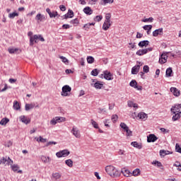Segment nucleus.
Returning <instances> with one entry per match:
<instances>
[{
    "mask_svg": "<svg viewBox=\"0 0 181 181\" xmlns=\"http://www.w3.org/2000/svg\"><path fill=\"white\" fill-rule=\"evenodd\" d=\"M71 92V87L69 85H65L62 87V91L61 93V95L62 97H67L70 95V93Z\"/></svg>",
    "mask_w": 181,
    "mask_h": 181,
    "instance_id": "1",
    "label": "nucleus"
},
{
    "mask_svg": "<svg viewBox=\"0 0 181 181\" xmlns=\"http://www.w3.org/2000/svg\"><path fill=\"white\" fill-rule=\"evenodd\" d=\"M45 38L42 35H34L33 37H31V46H33L35 43H37V42H43Z\"/></svg>",
    "mask_w": 181,
    "mask_h": 181,
    "instance_id": "2",
    "label": "nucleus"
},
{
    "mask_svg": "<svg viewBox=\"0 0 181 181\" xmlns=\"http://www.w3.org/2000/svg\"><path fill=\"white\" fill-rule=\"evenodd\" d=\"M5 165V166H6L8 165V166H9V165H11V166H12V165L13 164V161L9 158V157H3L1 160H0V165L2 164Z\"/></svg>",
    "mask_w": 181,
    "mask_h": 181,
    "instance_id": "3",
    "label": "nucleus"
},
{
    "mask_svg": "<svg viewBox=\"0 0 181 181\" xmlns=\"http://www.w3.org/2000/svg\"><path fill=\"white\" fill-rule=\"evenodd\" d=\"M70 155V151L67 149H64L56 153L57 158H66Z\"/></svg>",
    "mask_w": 181,
    "mask_h": 181,
    "instance_id": "4",
    "label": "nucleus"
},
{
    "mask_svg": "<svg viewBox=\"0 0 181 181\" xmlns=\"http://www.w3.org/2000/svg\"><path fill=\"white\" fill-rule=\"evenodd\" d=\"M168 54H169V52H163L160 58H159V61L158 63L160 64H165V63H166V62H168Z\"/></svg>",
    "mask_w": 181,
    "mask_h": 181,
    "instance_id": "5",
    "label": "nucleus"
},
{
    "mask_svg": "<svg viewBox=\"0 0 181 181\" xmlns=\"http://www.w3.org/2000/svg\"><path fill=\"white\" fill-rule=\"evenodd\" d=\"M101 77H104L105 80L111 81L114 80V77L112 76V74L108 71H104L103 74L101 75Z\"/></svg>",
    "mask_w": 181,
    "mask_h": 181,
    "instance_id": "6",
    "label": "nucleus"
},
{
    "mask_svg": "<svg viewBox=\"0 0 181 181\" xmlns=\"http://www.w3.org/2000/svg\"><path fill=\"white\" fill-rule=\"evenodd\" d=\"M71 132L73 135H74L75 138H81V134H80V130L78 129V128L73 127Z\"/></svg>",
    "mask_w": 181,
    "mask_h": 181,
    "instance_id": "7",
    "label": "nucleus"
},
{
    "mask_svg": "<svg viewBox=\"0 0 181 181\" xmlns=\"http://www.w3.org/2000/svg\"><path fill=\"white\" fill-rule=\"evenodd\" d=\"M148 52H152V47L139 49L136 52V54L138 56H144V54H146Z\"/></svg>",
    "mask_w": 181,
    "mask_h": 181,
    "instance_id": "8",
    "label": "nucleus"
},
{
    "mask_svg": "<svg viewBox=\"0 0 181 181\" xmlns=\"http://www.w3.org/2000/svg\"><path fill=\"white\" fill-rule=\"evenodd\" d=\"M138 64L132 69V74H138L139 73V69L142 66V62H138Z\"/></svg>",
    "mask_w": 181,
    "mask_h": 181,
    "instance_id": "9",
    "label": "nucleus"
},
{
    "mask_svg": "<svg viewBox=\"0 0 181 181\" xmlns=\"http://www.w3.org/2000/svg\"><path fill=\"white\" fill-rule=\"evenodd\" d=\"M171 112H173V114L181 112V104L175 105V106L171 108Z\"/></svg>",
    "mask_w": 181,
    "mask_h": 181,
    "instance_id": "10",
    "label": "nucleus"
},
{
    "mask_svg": "<svg viewBox=\"0 0 181 181\" xmlns=\"http://www.w3.org/2000/svg\"><path fill=\"white\" fill-rule=\"evenodd\" d=\"M158 141V137L155 134H149L147 136V142L151 143V142H156Z\"/></svg>",
    "mask_w": 181,
    "mask_h": 181,
    "instance_id": "11",
    "label": "nucleus"
},
{
    "mask_svg": "<svg viewBox=\"0 0 181 181\" xmlns=\"http://www.w3.org/2000/svg\"><path fill=\"white\" fill-rule=\"evenodd\" d=\"M8 52L11 54H16V53H21V50L18 48H15V47H9L8 49Z\"/></svg>",
    "mask_w": 181,
    "mask_h": 181,
    "instance_id": "12",
    "label": "nucleus"
},
{
    "mask_svg": "<svg viewBox=\"0 0 181 181\" xmlns=\"http://www.w3.org/2000/svg\"><path fill=\"white\" fill-rule=\"evenodd\" d=\"M111 25H112V21H107L105 20V22L103 25V30H108L109 28L111 27Z\"/></svg>",
    "mask_w": 181,
    "mask_h": 181,
    "instance_id": "13",
    "label": "nucleus"
},
{
    "mask_svg": "<svg viewBox=\"0 0 181 181\" xmlns=\"http://www.w3.org/2000/svg\"><path fill=\"white\" fill-rule=\"evenodd\" d=\"M159 35H163V28H158L153 32L154 37L159 36Z\"/></svg>",
    "mask_w": 181,
    "mask_h": 181,
    "instance_id": "14",
    "label": "nucleus"
},
{
    "mask_svg": "<svg viewBox=\"0 0 181 181\" xmlns=\"http://www.w3.org/2000/svg\"><path fill=\"white\" fill-rule=\"evenodd\" d=\"M74 16V12L71 10H69L68 13L63 16L64 19H69V18H73Z\"/></svg>",
    "mask_w": 181,
    "mask_h": 181,
    "instance_id": "15",
    "label": "nucleus"
},
{
    "mask_svg": "<svg viewBox=\"0 0 181 181\" xmlns=\"http://www.w3.org/2000/svg\"><path fill=\"white\" fill-rule=\"evenodd\" d=\"M170 90L175 97H179V95H180V91L176 88H170Z\"/></svg>",
    "mask_w": 181,
    "mask_h": 181,
    "instance_id": "16",
    "label": "nucleus"
},
{
    "mask_svg": "<svg viewBox=\"0 0 181 181\" xmlns=\"http://www.w3.org/2000/svg\"><path fill=\"white\" fill-rule=\"evenodd\" d=\"M114 168L115 167L112 165H107L105 167V171L108 175H110V176L112 175V171L114 170Z\"/></svg>",
    "mask_w": 181,
    "mask_h": 181,
    "instance_id": "17",
    "label": "nucleus"
},
{
    "mask_svg": "<svg viewBox=\"0 0 181 181\" xmlns=\"http://www.w3.org/2000/svg\"><path fill=\"white\" fill-rule=\"evenodd\" d=\"M83 11L86 15H93V9L90 6L85 7Z\"/></svg>",
    "mask_w": 181,
    "mask_h": 181,
    "instance_id": "18",
    "label": "nucleus"
},
{
    "mask_svg": "<svg viewBox=\"0 0 181 181\" xmlns=\"http://www.w3.org/2000/svg\"><path fill=\"white\" fill-rule=\"evenodd\" d=\"M104 86V83L101 81H97L94 83L93 87H95V88H97L98 90H101V88H103Z\"/></svg>",
    "mask_w": 181,
    "mask_h": 181,
    "instance_id": "19",
    "label": "nucleus"
},
{
    "mask_svg": "<svg viewBox=\"0 0 181 181\" xmlns=\"http://www.w3.org/2000/svg\"><path fill=\"white\" fill-rule=\"evenodd\" d=\"M138 118L140 119H143L144 121H146V119H148V115H146L145 112H140L138 114Z\"/></svg>",
    "mask_w": 181,
    "mask_h": 181,
    "instance_id": "20",
    "label": "nucleus"
},
{
    "mask_svg": "<svg viewBox=\"0 0 181 181\" xmlns=\"http://www.w3.org/2000/svg\"><path fill=\"white\" fill-rule=\"evenodd\" d=\"M132 146H134V148H136L137 149H142V144H139L136 141H133L131 143Z\"/></svg>",
    "mask_w": 181,
    "mask_h": 181,
    "instance_id": "21",
    "label": "nucleus"
},
{
    "mask_svg": "<svg viewBox=\"0 0 181 181\" xmlns=\"http://www.w3.org/2000/svg\"><path fill=\"white\" fill-rule=\"evenodd\" d=\"M35 108V104L34 103H26L25 106V111H29L30 110H32Z\"/></svg>",
    "mask_w": 181,
    "mask_h": 181,
    "instance_id": "22",
    "label": "nucleus"
},
{
    "mask_svg": "<svg viewBox=\"0 0 181 181\" xmlns=\"http://www.w3.org/2000/svg\"><path fill=\"white\" fill-rule=\"evenodd\" d=\"M60 177H62V175L59 173H55L52 174L53 180H60Z\"/></svg>",
    "mask_w": 181,
    "mask_h": 181,
    "instance_id": "23",
    "label": "nucleus"
},
{
    "mask_svg": "<svg viewBox=\"0 0 181 181\" xmlns=\"http://www.w3.org/2000/svg\"><path fill=\"white\" fill-rule=\"evenodd\" d=\"M117 176H119V171L114 167V169L112 170V174L111 175L112 177H117Z\"/></svg>",
    "mask_w": 181,
    "mask_h": 181,
    "instance_id": "24",
    "label": "nucleus"
},
{
    "mask_svg": "<svg viewBox=\"0 0 181 181\" xmlns=\"http://www.w3.org/2000/svg\"><path fill=\"white\" fill-rule=\"evenodd\" d=\"M20 119L22 122H23L24 124H29V122H30V119H28V118L25 116H21L20 117Z\"/></svg>",
    "mask_w": 181,
    "mask_h": 181,
    "instance_id": "25",
    "label": "nucleus"
},
{
    "mask_svg": "<svg viewBox=\"0 0 181 181\" xmlns=\"http://www.w3.org/2000/svg\"><path fill=\"white\" fill-rule=\"evenodd\" d=\"M114 0H101L100 5L105 6L106 4H113Z\"/></svg>",
    "mask_w": 181,
    "mask_h": 181,
    "instance_id": "26",
    "label": "nucleus"
},
{
    "mask_svg": "<svg viewBox=\"0 0 181 181\" xmlns=\"http://www.w3.org/2000/svg\"><path fill=\"white\" fill-rule=\"evenodd\" d=\"M13 110H21V105H19V103H18V101H14L13 102Z\"/></svg>",
    "mask_w": 181,
    "mask_h": 181,
    "instance_id": "27",
    "label": "nucleus"
},
{
    "mask_svg": "<svg viewBox=\"0 0 181 181\" xmlns=\"http://www.w3.org/2000/svg\"><path fill=\"white\" fill-rule=\"evenodd\" d=\"M128 107H134V108H138V104L134 103L132 101H128L127 102Z\"/></svg>",
    "mask_w": 181,
    "mask_h": 181,
    "instance_id": "28",
    "label": "nucleus"
},
{
    "mask_svg": "<svg viewBox=\"0 0 181 181\" xmlns=\"http://www.w3.org/2000/svg\"><path fill=\"white\" fill-rule=\"evenodd\" d=\"M129 86L131 87H134V88H138V83L136 82V81L135 80H132L130 83H129Z\"/></svg>",
    "mask_w": 181,
    "mask_h": 181,
    "instance_id": "29",
    "label": "nucleus"
},
{
    "mask_svg": "<svg viewBox=\"0 0 181 181\" xmlns=\"http://www.w3.org/2000/svg\"><path fill=\"white\" fill-rule=\"evenodd\" d=\"M122 173H123L124 176H125L126 177H129V175H132V173H131V172H129V170H123L122 171Z\"/></svg>",
    "mask_w": 181,
    "mask_h": 181,
    "instance_id": "30",
    "label": "nucleus"
},
{
    "mask_svg": "<svg viewBox=\"0 0 181 181\" xmlns=\"http://www.w3.org/2000/svg\"><path fill=\"white\" fill-rule=\"evenodd\" d=\"M9 122V119L5 117L3 118L1 121H0V125H6V124Z\"/></svg>",
    "mask_w": 181,
    "mask_h": 181,
    "instance_id": "31",
    "label": "nucleus"
},
{
    "mask_svg": "<svg viewBox=\"0 0 181 181\" xmlns=\"http://www.w3.org/2000/svg\"><path fill=\"white\" fill-rule=\"evenodd\" d=\"M65 164L69 166V168H73V161L71 159H68L65 160Z\"/></svg>",
    "mask_w": 181,
    "mask_h": 181,
    "instance_id": "32",
    "label": "nucleus"
},
{
    "mask_svg": "<svg viewBox=\"0 0 181 181\" xmlns=\"http://www.w3.org/2000/svg\"><path fill=\"white\" fill-rule=\"evenodd\" d=\"M170 153V151H165V150L160 151V156H166V155H169Z\"/></svg>",
    "mask_w": 181,
    "mask_h": 181,
    "instance_id": "33",
    "label": "nucleus"
},
{
    "mask_svg": "<svg viewBox=\"0 0 181 181\" xmlns=\"http://www.w3.org/2000/svg\"><path fill=\"white\" fill-rule=\"evenodd\" d=\"M165 73L168 77H172V73H173V70H172V68H168L166 69Z\"/></svg>",
    "mask_w": 181,
    "mask_h": 181,
    "instance_id": "34",
    "label": "nucleus"
},
{
    "mask_svg": "<svg viewBox=\"0 0 181 181\" xmlns=\"http://www.w3.org/2000/svg\"><path fill=\"white\" fill-rule=\"evenodd\" d=\"M139 46H148L149 45V41L148 40H144L140 42H139Z\"/></svg>",
    "mask_w": 181,
    "mask_h": 181,
    "instance_id": "35",
    "label": "nucleus"
},
{
    "mask_svg": "<svg viewBox=\"0 0 181 181\" xmlns=\"http://www.w3.org/2000/svg\"><path fill=\"white\" fill-rule=\"evenodd\" d=\"M41 159H42V162H44L45 163H49V162H50V158H49V157L42 156L41 157Z\"/></svg>",
    "mask_w": 181,
    "mask_h": 181,
    "instance_id": "36",
    "label": "nucleus"
},
{
    "mask_svg": "<svg viewBox=\"0 0 181 181\" xmlns=\"http://www.w3.org/2000/svg\"><path fill=\"white\" fill-rule=\"evenodd\" d=\"M90 121L93 128H95V129H100V127H98V124L97 123V122L94 121V119H91Z\"/></svg>",
    "mask_w": 181,
    "mask_h": 181,
    "instance_id": "37",
    "label": "nucleus"
},
{
    "mask_svg": "<svg viewBox=\"0 0 181 181\" xmlns=\"http://www.w3.org/2000/svg\"><path fill=\"white\" fill-rule=\"evenodd\" d=\"M140 173H141V170L138 168H136L132 172L133 176H139Z\"/></svg>",
    "mask_w": 181,
    "mask_h": 181,
    "instance_id": "38",
    "label": "nucleus"
},
{
    "mask_svg": "<svg viewBox=\"0 0 181 181\" xmlns=\"http://www.w3.org/2000/svg\"><path fill=\"white\" fill-rule=\"evenodd\" d=\"M59 59H61L62 62L65 64H69V59H67V58L63 56H59Z\"/></svg>",
    "mask_w": 181,
    "mask_h": 181,
    "instance_id": "39",
    "label": "nucleus"
},
{
    "mask_svg": "<svg viewBox=\"0 0 181 181\" xmlns=\"http://www.w3.org/2000/svg\"><path fill=\"white\" fill-rule=\"evenodd\" d=\"M124 132H126L127 136H132V131L129 129V127L126 129V130H124Z\"/></svg>",
    "mask_w": 181,
    "mask_h": 181,
    "instance_id": "40",
    "label": "nucleus"
},
{
    "mask_svg": "<svg viewBox=\"0 0 181 181\" xmlns=\"http://www.w3.org/2000/svg\"><path fill=\"white\" fill-rule=\"evenodd\" d=\"M57 122H66V117H56Z\"/></svg>",
    "mask_w": 181,
    "mask_h": 181,
    "instance_id": "41",
    "label": "nucleus"
},
{
    "mask_svg": "<svg viewBox=\"0 0 181 181\" xmlns=\"http://www.w3.org/2000/svg\"><path fill=\"white\" fill-rule=\"evenodd\" d=\"M35 21H40V22H42V21H43V16H42L41 13H38L35 16Z\"/></svg>",
    "mask_w": 181,
    "mask_h": 181,
    "instance_id": "42",
    "label": "nucleus"
},
{
    "mask_svg": "<svg viewBox=\"0 0 181 181\" xmlns=\"http://www.w3.org/2000/svg\"><path fill=\"white\" fill-rule=\"evenodd\" d=\"M141 22H144V23L149 22L150 23H151L152 22H153V18L150 17L148 18H144L141 20Z\"/></svg>",
    "mask_w": 181,
    "mask_h": 181,
    "instance_id": "43",
    "label": "nucleus"
},
{
    "mask_svg": "<svg viewBox=\"0 0 181 181\" xmlns=\"http://www.w3.org/2000/svg\"><path fill=\"white\" fill-rule=\"evenodd\" d=\"M15 16H19V14L16 12H13L8 15V18H10V19H13Z\"/></svg>",
    "mask_w": 181,
    "mask_h": 181,
    "instance_id": "44",
    "label": "nucleus"
},
{
    "mask_svg": "<svg viewBox=\"0 0 181 181\" xmlns=\"http://www.w3.org/2000/svg\"><path fill=\"white\" fill-rule=\"evenodd\" d=\"M144 30H152V25H146L143 26Z\"/></svg>",
    "mask_w": 181,
    "mask_h": 181,
    "instance_id": "45",
    "label": "nucleus"
},
{
    "mask_svg": "<svg viewBox=\"0 0 181 181\" xmlns=\"http://www.w3.org/2000/svg\"><path fill=\"white\" fill-rule=\"evenodd\" d=\"M120 127L124 130H127L129 127L127 125V124L124 123V122H122L120 123Z\"/></svg>",
    "mask_w": 181,
    "mask_h": 181,
    "instance_id": "46",
    "label": "nucleus"
},
{
    "mask_svg": "<svg viewBox=\"0 0 181 181\" xmlns=\"http://www.w3.org/2000/svg\"><path fill=\"white\" fill-rule=\"evenodd\" d=\"M87 62L90 64H91L92 63H94V57H87Z\"/></svg>",
    "mask_w": 181,
    "mask_h": 181,
    "instance_id": "47",
    "label": "nucleus"
},
{
    "mask_svg": "<svg viewBox=\"0 0 181 181\" xmlns=\"http://www.w3.org/2000/svg\"><path fill=\"white\" fill-rule=\"evenodd\" d=\"M103 124H105V127H107V128H110V119H105L104 121H103Z\"/></svg>",
    "mask_w": 181,
    "mask_h": 181,
    "instance_id": "48",
    "label": "nucleus"
},
{
    "mask_svg": "<svg viewBox=\"0 0 181 181\" xmlns=\"http://www.w3.org/2000/svg\"><path fill=\"white\" fill-rule=\"evenodd\" d=\"M144 73H149V66L148 65H145L143 68Z\"/></svg>",
    "mask_w": 181,
    "mask_h": 181,
    "instance_id": "49",
    "label": "nucleus"
},
{
    "mask_svg": "<svg viewBox=\"0 0 181 181\" xmlns=\"http://www.w3.org/2000/svg\"><path fill=\"white\" fill-rule=\"evenodd\" d=\"M117 120H118V115H113L112 116V122H117Z\"/></svg>",
    "mask_w": 181,
    "mask_h": 181,
    "instance_id": "50",
    "label": "nucleus"
},
{
    "mask_svg": "<svg viewBox=\"0 0 181 181\" xmlns=\"http://www.w3.org/2000/svg\"><path fill=\"white\" fill-rule=\"evenodd\" d=\"M11 169L13 172H17L18 169H19V166H18V165H11Z\"/></svg>",
    "mask_w": 181,
    "mask_h": 181,
    "instance_id": "51",
    "label": "nucleus"
},
{
    "mask_svg": "<svg viewBox=\"0 0 181 181\" xmlns=\"http://www.w3.org/2000/svg\"><path fill=\"white\" fill-rule=\"evenodd\" d=\"M175 151L178 152V153H181V147L177 144L175 145Z\"/></svg>",
    "mask_w": 181,
    "mask_h": 181,
    "instance_id": "52",
    "label": "nucleus"
},
{
    "mask_svg": "<svg viewBox=\"0 0 181 181\" xmlns=\"http://www.w3.org/2000/svg\"><path fill=\"white\" fill-rule=\"evenodd\" d=\"M57 117H55L54 118H53L51 121H50V124L51 125H56V124H57Z\"/></svg>",
    "mask_w": 181,
    "mask_h": 181,
    "instance_id": "53",
    "label": "nucleus"
},
{
    "mask_svg": "<svg viewBox=\"0 0 181 181\" xmlns=\"http://www.w3.org/2000/svg\"><path fill=\"white\" fill-rule=\"evenodd\" d=\"M70 23H71L72 25H78V19L75 18V19L71 21Z\"/></svg>",
    "mask_w": 181,
    "mask_h": 181,
    "instance_id": "54",
    "label": "nucleus"
},
{
    "mask_svg": "<svg viewBox=\"0 0 181 181\" xmlns=\"http://www.w3.org/2000/svg\"><path fill=\"white\" fill-rule=\"evenodd\" d=\"M95 21L96 22H100V21H103V16H96L95 18Z\"/></svg>",
    "mask_w": 181,
    "mask_h": 181,
    "instance_id": "55",
    "label": "nucleus"
},
{
    "mask_svg": "<svg viewBox=\"0 0 181 181\" xmlns=\"http://www.w3.org/2000/svg\"><path fill=\"white\" fill-rule=\"evenodd\" d=\"M105 21H111V13H107L105 15Z\"/></svg>",
    "mask_w": 181,
    "mask_h": 181,
    "instance_id": "56",
    "label": "nucleus"
},
{
    "mask_svg": "<svg viewBox=\"0 0 181 181\" xmlns=\"http://www.w3.org/2000/svg\"><path fill=\"white\" fill-rule=\"evenodd\" d=\"M91 74L92 76H98V70L97 69H93L92 71H91Z\"/></svg>",
    "mask_w": 181,
    "mask_h": 181,
    "instance_id": "57",
    "label": "nucleus"
},
{
    "mask_svg": "<svg viewBox=\"0 0 181 181\" xmlns=\"http://www.w3.org/2000/svg\"><path fill=\"white\" fill-rule=\"evenodd\" d=\"M28 36L30 37V45H31V39L33 37V33L32 31L28 32Z\"/></svg>",
    "mask_w": 181,
    "mask_h": 181,
    "instance_id": "58",
    "label": "nucleus"
},
{
    "mask_svg": "<svg viewBox=\"0 0 181 181\" xmlns=\"http://www.w3.org/2000/svg\"><path fill=\"white\" fill-rule=\"evenodd\" d=\"M152 163L153 165H156L158 168H160V166H162V163L159 161H153Z\"/></svg>",
    "mask_w": 181,
    "mask_h": 181,
    "instance_id": "59",
    "label": "nucleus"
},
{
    "mask_svg": "<svg viewBox=\"0 0 181 181\" xmlns=\"http://www.w3.org/2000/svg\"><path fill=\"white\" fill-rule=\"evenodd\" d=\"M57 142L55 141H49L48 143H47V144L45 145V146H50V145H57Z\"/></svg>",
    "mask_w": 181,
    "mask_h": 181,
    "instance_id": "60",
    "label": "nucleus"
},
{
    "mask_svg": "<svg viewBox=\"0 0 181 181\" xmlns=\"http://www.w3.org/2000/svg\"><path fill=\"white\" fill-rule=\"evenodd\" d=\"M90 26H91V24L87 23L83 25V28H85V30H88Z\"/></svg>",
    "mask_w": 181,
    "mask_h": 181,
    "instance_id": "61",
    "label": "nucleus"
},
{
    "mask_svg": "<svg viewBox=\"0 0 181 181\" xmlns=\"http://www.w3.org/2000/svg\"><path fill=\"white\" fill-rule=\"evenodd\" d=\"M160 130L161 131V132H163V134H168L169 130L165 129V128H160Z\"/></svg>",
    "mask_w": 181,
    "mask_h": 181,
    "instance_id": "62",
    "label": "nucleus"
},
{
    "mask_svg": "<svg viewBox=\"0 0 181 181\" xmlns=\"http://www.w3.org/2000/svg\"><path fill=\"white\" fill-rule=\"evenodd\" d=\"M71 26L69 24H64L62 25V29H70Z\"/></svg>",
    "mask_w": 181,
    "mask_h": 181,
    "instance_id": "63",
    "label": "nucleus"
},
{
    "mask_svg": "<svg viewBox=\"0 0 181 181\" xmlns=\"http://www.w3.org/2000/svg\"><path fill=\"white\" fill-rule=\"evenodd\" d=\"M118 155H124L125 153V151L122 149H119L117 152Z\"/></svg>",
    "mask_w": 181,
    "mask_h": 181,
    "instance_id": "64",
    "label": "nucleus"
}]
</instances>
